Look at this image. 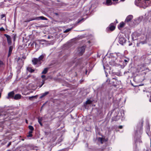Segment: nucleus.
I'll use <instances>...</instances> for the list:
<instances>
[{"label": "nucleus", "mask_w": 151, "mask_h": 151, "mask_svg": "<svg viewBox=\"0 0 151 151\" xmlns=\"http://www.w3.org/2000/svg\"><path fill=\"white\" fill-rule=\"evenodd\" d=\"M71 29H66L64 31V33H66L68 32H69L71 30Z\"/></svg>", "instance_id": "obj_30"}, {"label": "nucleus", "mask_w": 151, "mask_h": 151, "mask_svg": "<svg viewBox=\"0 0 151 151\" xmlns=\"http://www.w3.org/2000/svg\"><path fill=\"white\" fill-rule=\"evenodd\" d=\"M5 16V15H4V14H2V15H1V18H3Z\"/></svg>", "instance_id": "obj_38"}, {"label": "nucleus", "mask_w": 151, "mask_h": 151, "mask_svg": "<svg viewBox=\"0 0 151 151\" xmlns=\"http://www.w3.org/2000/svg\"><path fill=\"white\" fill-rule=\"evenodd\" d=\"M91 101L90 100H87L85 104H84V106L85 108H86V105L87 104H90L92 103Z\"/></svg>", "instance_id": "obj_19"}, {"label": "nucleus", "mask_w": 151, "mask_h": 151, "mask_svg": "<svg viewBox=\"0 0 151 151\" xmlns=\"http://www.w3.org/2000/svg\"><path fill=\"white\" fill-rule=\"evenodd\" d=\"M97 140L99 142H101V144L103 143L105 141L104 139L101 137H98Z\"/></svg>", "instance_id": "obj_13"}, {"label": "nucleus", "mask_w": 151, "mask_h": 151, "mask_svg": "<svg viewBox=\"0 0 151 151\" xmlns=\"http://www.w3.org/2000/svg\"><path fill=\"white\" fill-rule=\"evenodd\" d=\"M8 116V114H6L4 112H0V120L4 119Z\"/></svg>", "instance_id": "obj_8"}, {"label": "nucleus", "mask_w": 151, "mask_h": 151, "mask_svg": "<svg viewBox=\"0 0 151 151\" xmlns=\"http://www.w3.org/2000/svg\"><path fill=\"white\" fill-rule=\"evenodd\" d=\"M45 134L46 135H47V133L46 132H45Z\"/></svg>", "instance_id": "obj_51"}, {"label": "nucleus", "mask_w": 151, "mask_h": 151, "mask_svg": "<svg viewBox=\"0 0 151 151\" xmlns=\"http://www.w3.org/2000/svg\"><path fill=\"white\" fill-rule=\"evenodd\" d=\"M41 78H42V79H46L45 78V76L44 75H42L41 76Z\"/></svg>", "instance_id": "obj_33"}, {"label": "nucleus", "mask_w": 151, "mask_h": 151, "mask_svg": "<svg viewBox=\"0 0 151 151\" xmlns=\"http://www.w3.org/2000/svg\"><path fill=\"white\" fill-rule=\"evenodd\" d=\"M82 20H83V19H81V20H79L78 22V23H79L80 22H81V21H82Z\"/></svg>", "instance_id": "obj_44"}, {"label": "nucleus", "mask_w": 151, "mask_h": 151, "mask_svg": "<svg viewBox=\"0 0 151 151\" xmlns=\"http://www.w3.org/2000/svg\"><path fill=\"white\" fill-rule=\"evenodd\" d=\"M146 43V42L145 41H141L139 42V43H140V44L141 43L142 44H145Z\"/></svg>", "instance_id": "obj_32"}, {"label": "nucleus", "mask_w": 151, "mask_h": 151, "mask_svg": "<svg viewBox=\"0 0 151 151\" xmlns=\"http://www.w3.org/2000/svg\"><path fill=\"white\" fill-rule=\"evenodd\" d=\"M150 130V126L149 123H148L147 124L146 126V132L147 133L148 132H149Z\"/></svg>", "instance_id": "obj_22"}, {"label": "nucleus", "mask_w": 151, "mask_h": 151, "mask_svg": "<svg viewBox=\"0 0 151 151\" xmlns=\"http://www.w3.org/2000/svg\"><path fill=\"white\" fill-rule=\"evenodd\" d=\"M49 93V92L47 91L45 92L44 93L42 94V96H41V98H42L44 96H46Z\"/></svg>", "instance_id": "obj_27"}, {"label": "nucleus", "mask_w": 151, "mask_h": 151, "mask_svg": "<svg viewBox=\"0 0 151 151\" xmlns=\"http://www.w3.org/2000/svg\"><path fill=\"white\" fill-rule=\"evenodd\" d=\"M135 4L138 6L145 9L151 5V0H135Z\"/></svg>", "instance_id": "obj_1"}, {"label": "nucleus", "mask_w": 151, "mask_h": 151, "mask_svg": "<svg viewBox=\"0 0 151 151\" xmlns=\"http://www.w3.org/2000/svg\"><path fill=\"white\" fill-rule=\"evenodd\" d=\"M4 36L6 37L7 38V40L8 44L9 45H11L12 44V41L10 36L6 34H4Z\"/></svg>", "instance_id": "obj_9"}, {"label": "nucleus", "mask_w": 151, "mask_h": 151, "mask_svg": "<svg viewBox=\"0 0 151 151\" xmlns=\"http://www.w3.org/2000/svg\"><path fill=\"white\" fill-rule=\"evenodd\" d=\"M14 95V91H12L9 93L8 94V97L9 98H11L13 97Z\"/></svg>", "instance_id": "obj_17"}, {"label": "nucleus", "mask_w": 151, "mask_h": 151, "mask_svg": "<svg viewBox=\"0 0 151 151\" xmlns=\"http://www.w3.org/2000/svg\"><path fill=\"white\" fill-rule=\"evenodd\" d=\"M142 130L141 128L139 129H137L135 132V136L134 137L135 139L134 141V148L136 150L137 148V143L138 141L139 143L142 142V141L141 139H139L140 137V135L142 134Z\"/></svg>", "instance_id": "obj_3"}, {"label": "nucleus", "mask_w": 151, "mask_h": 151, "mask_svg": "<svg viewBox=\"0 0 151 151\" xmlns=\"http://www.w3.org/2000/svg\"><path fill=\"white\" fill-rule=\"evenodd\" d=\"M104 68L105 69V67L104 66Z\"/></svg>", "instance_id": "obj_53"}, {"label": "nucleus", "mask_w": 151, "mask_h": 151, "mask_svg": "<svg viewBox=\"0 0 151 151\" xmlns=\"http://www.w3.org/2000/svg\"><path fill=\"white\" fill-rule=\"evenodd\" d=\"M119 110L118 109L117 112H118V113L116 112L114 114V117L113 118V119L115 121L117 120L118 119L120 118V117L121 116H123L124 115V113L123 111H122H122L120 113L119 112Z\"/></svg>", "instance_id": "obj_5"}, {"label": "nucleus", "mask_w": 151, "mask_h": 151, "mask_svg": "<svg viewBox=\"0 0 151 151\" xmlns=\"http://www.w3.org/2000/svg\"><path fill=\"white\" fill-rule=\"evenodd\" d=\"M29 128L31 130L30 131H32V132H33L34 130L33 127L31 125L29 126Z\"/></svg>", "instance_id": "obj_28"}, {"label": "nucleus", "mask_w": 151, "mask_h": 151, "mask_svg": "<svg viewBox=\"0 0 151 151\" xmlns=\"http://www.w3.org/2000/svg\"><path fill=\"white\" fill-rule=\"evenodd\" d=\"M86 47L82 46L79 47L78 49L77 54L79 55H81L84 52Z\"/></svg>", "instance_id": "obj_6"}, {"label": "nucleus", "mask_w": 151, "mask_h": 151, "mask_svg": "<svg viewBox=\"0 0 151 151\" xmlns=\"http://www.w3.org/2000/svg\"><path fill=\"white\" fill-rule=\"evenodd\" d=\"M89 11L88 10V9L87 10H86V12L85 13V15H87V14L89 12H88Z\"/></svg>", "instance_id": "obj_37"}, {"label": "nucleus", "mask_w": 151, "mask_h": 151, "mask_svg": "<svg viewBox=\"0 0 151 151\" xmlns=\"http://www.w3.org/2000/svg\"><path fill=\"white\" fill-rule=\"evenodd\" d=\"M4 30V29L3 28V27H1V28H0V31H1V30Z\"/></svg>", "instance_id": "obj_41"}, {"label": "nucleus", "mask_w": 151, "mask_h": 151, "mask_svg": "<svg viewBox=\"0 0 151 151\" xmlns=\"http://www.w3.org/2000/svg\"><path fill=\"white\" fill-rule=\"evenodd\" d=\"M150 147H151V139H150Z\"/></svg>", "instance_id": "obj_48"}, {"label": "nucleus", "mask_w": 151, "mask_h": 151, "mask_svg": "<svg viewBox=\"0 0 151 151\" xmlns=\"http://www.w3.org/2000/svg\"><path fill=\"white\" fill-rule=\"evenodd\" d=\"M113 1H118V0H112Z\"/></svg>", "instance_id": "obj_47"}, {"label": "nucleus", "mask_w": 151, "mask_h": 151, "mask_svg": "<svg viewBox=\"0 0 151 151\" xmlns=\"http://www.w3.org/2000/svg\"><path fill=\"white\" fill-rule=\"evenodd\" d=\"M124 25V23L123 22H121L118 27L119 29H120L121 28L123 27Z\"/></svg>", "instance_id": "obj_18"}, {"label": "nucleus", "mask_w": 151, "mask_h": 151, "mask_svg": "<svg viewBox=\"0 0 151 151\" xmlns=\"http://www.w3.org/2000/svg\"><path fill=\"white\" fill-rule=\"evenodd\" d=\"M3 64V63L2 61L0 60V67Z\"/></svg>", "instance_id": "obj_34"}, {"label": "nucleus", "mask_w": 151, "mask_h": 151, "mask_svg": "<svg viewBox=\"0 0 151 151\" xmlns=\"http://www.w3.org/2000/svg\"><path fill=\"white\" fill-rule=\"evenodd\" d=\"M35 19H37V20L41 19V20H47V19L46 18H45L43 16H40V17H36L35 18H34L33 19V20H35Z\"/></svg>", "instance_id": "obj_12"}, {"label": "nucleus", "mask_w": 151, "mask_h": 151, "mask_svg": "<svg viewBox=\"0 0 151 151\" xmlns=\"http://www.w3.org/2000/svg\"><path fill=\"white\" fill-rule=\"evenodd\" d=\"M32 131H30L29 132V134L27 135L28 137H32Z\"/></svg>", "instance_id": "obj_29"}, {"label": "nucleus", "mask_w": 151, "mask_h": 151, "mask_svg": "<svg viewBox=\"0 0 151 151\" xmlns=\"http://www.w3.org/2000/svg\"><path fill=\"white\" fill-rule=\"evenodd\" d=\"M35 96H31V97H29V99L30 100L31 99L34 97Z\"/></svg>", "instance_id": "obj_39"}, {"label": "nucleus", "mask_w": 151, "mask_h": 151, "mask_svg": "<svg viewBox=\"0 0 151 151\" xmlns=\"http://www.w3.org/2000/svg\"><path fill=\"white\" fill-rule=\"evenodd\" d=\"M150 101L151 102V99H150Z\"/></svg>", "instance_id": "obj_52"}, {"label": "nucleus", "mask_w": 151, "mask_h": 151, "mask_svg": "<svg viewBox=\"0 0 151 151\" xmlns=\"http://www.w3.org/2000/svg\"><path fill=\"white\" fill-rule=\"evenodd\" d=\"M36 45V43L35 42H33L31 45V46H32L33 45Z\"/></svg>", "instance_id": "obj_36"}, {"label": "nucleus", "mask_w": 151, "mask_h": 151, "mask_svg": "<svg viewBox=\"0 0 151 151\" xmlns=\"http://www.w3.org/2000/svg\"><path fill=\"white\" fill-rule=\"evenodd\" d=\"M124 0H121V1H124Z\"/></svg>", "instance_id": "obj_49"}, {"label": "nucleus", "mask_w": 151, "mask_h": 151, "mask_svg": "<svg viewBox=\"0 0 151 151\" xmlns=\"http://www.w3.org/2000/svg\"><path fill=\"white\" fill-rule=\"evenodd\" d=\"M48 38H49V37H48Z\"/></svg>", "instance_id": "obj_54"}, {"label": "nucleus", "mask_w": 151, "mask_h": 151, "mask_svg": "<svg viewBox=\"0 0 151 151\" xmlns=\"http://www.w3.org/2000/svg\"><path fill=\"white\" fill-rule=\"evenodd\" d=\"M21 95L17 94L15 95L14 97V99L16 100H18L19 99L21 98Z\"/></svg>", "instance_id": "obj_14"}, {"label": "nucleus", "mask_w": 151, "mask_h": 151, "mask_svg": "<svg viewBox=\"0 0 151 151\" xmlns=\"http://www.w3.org/2000/svg\"><path fill=\"white\" fill-rule=\"evenodd\" d=\"M137 33L136 32H134L132 35V39L133 40H135L137 39Z\"/></svg>", "instance_id": "obj_11"}, {"label": "nucleus", "mask_w": 151, "mask_h": 151, "mask_svg": "<svg viewBox=\"0 0 151 151\" xmlns=\"http://www.w3.org/2000/svg\"><path fill=\"white\" fill-rule=\"evenodd\" d=\"M119 42L121 45H123L126 42V40L124 37L119 36Z\"/></svg>", "instance_id": "obj_7"}, {"label": "nucleus", "mask_w": 151, "mask_h": 151, "mask_svg": "<svg viewBox=\"0 0 151 151\" xmlns=\"http://www.w3.org/2000/svg\"><path fill=\"white\" fill-rule=\"evenodd\" d=\"M142 17H140L138 18L137 20H138V21L139 22L142 19Z\"/></svg>", "instance_id": "obj_31"}, {"label": "nucleus", "mask_w": 151, "mask_h": 151, "mask_svg": "<svg viewBox=\"0 0 151 151\" xmlns=\"http://www.w3.org/2000/svg\"><path fill=\"white\" fill-rule=\"evenodd\" d=\"M139 68H140V69H139V71H142L145 70V68L144 67H142V66H139L138 68V69H139Z\"/></svg>", "instance_id": "obj_24"}, {"label": "nucleus", "mask_w": 151, "mask_h": 151, "mask_svg": "<svg viewBox=\"0 0 151 151\" xmlns=\"http://www.w3.org/2000/svg\"><path fill=\"white\" fill-rule=\"evenodd\" d=\"M132 45V43H130V44H129V46H130V45Z\"/></svg>", "instance_id": "obj_46"}, {"label": "nucleus", "mask_w": 151, "mask_h": 151, "mask_svg": "<svg viewBox=\"0 0 151 151\" xmlns=\"http://www.w3.org/2000/svg\"><path fill=\"white\" fill-rule=\"evenodd\" d=\"M13 49L12 46H11L9 47V51L8 56H9L11 54Z\"/></svg>", "instance_id": "obj_20"}, {"label": "nucleus", "mask_w": 151, "mask_h": 151, "mask_svg": "<svg viewBox=\"0 0 151 151\" xmlns=\"http://www.w3.org/2000/svg\"><path fill=\"white\" fill-rule=\"evenodd\" d=\"M133 18V16L132 15H129L128 16L125 20V22L126 23H127L130 26H133L134 25V24L132 23L131 20Z\"/></svg>", "instance_id": "obj_4"}, {"label": "nucleus", "mask_w": 151, "mask_h": 151, "mask_svg": "<svg viewBox=\"0 0 151 151\" xmlns=\"http://www.w3.org/2000/svg\"><path fill=\"white\" fill-rule=\"evenodd\" d=\"M55 14L56 15H57L58 14V13H55Z\"/></svg>", "instance_id": "obj_50"}, {"label": "nucleus", "mask_w": 151, "mask_h": 151, "mask_svg": "<svg viewBox=\"0 0 151 151\" xmlns=\"http://www.w3.org/2000/svg\"><path fill=\"white\" fill-rule=\"evenodd\" d=\"M27 70L28 71L31 73H32L34 71V70L32 69L30 67L27 68Z\"/></svg>", "instance_id": "obj_25"}, {"label": "nucleus", "mask_w": 151, "mask_h": 151, "mask_svg": "<svg viewBox=\"0 0 151 151\" xmlns=\"http://www.w3.org/2000/svg\"><path fill=\"white\" fill-rule=\"evenodd\" d=\"M45 54H42L38 58H34L32 59V62L33 65L36 67L40 66L42 63L44 61L45 57Z\"/></svg>", "instance_id": "obj_2"}, {"label": "nucleus", "mask_w": 151, "mask_h": 151, "mask_svg": "<svg viewBox=\"0 0 151 151\" xmlns=\"http://www.w3.org/2000/svg\"><path fill=\"white\" fill-rule=\"evenodd\" d=\"M48 69L47 68H45L43 70L42 72V73L44 74H46L47 72Z\"/></svg>", "instance_id": "obj_26"}, {"label": "nucleus", "mask_w": 151, "mask_h": 151, "mask_svg": "<svg viewBox=\"0 0 151 151\" xmlns=\"http://www.w3.org/2000/svg\"><path fill=\"white\" fill-rule=\"evenodd\" d=\"M115 79L114 78H113V79Z\"/></svg>", "instance_id": "obj_55"}, {"label": "nucleus", "mask_w": 151, "mask_h": 151, "mask_svg": "<svg viewBox=\"0 0 151 151\" xmlns=\"http://www.w3.org/2000/svg\"><path fill=\"white\" fill-rule=\"evenodd\" d=\"M47 80V79H42L39 85V88H41L45 83V81Z\"/></svg>", "instance_id": "obj_16"}, {"label": "nucleus", "mask_w": 151, "mask_h": 151, "mask_svg": "<svg viewBox=\"0 0 151 151\" xmlns=\"http://www.w3.org/2000/svg\"><path fill=\"white\" fill-rule=\"evenodd\" d=\"M87 70H86V74H87Z\"/></svg>", "instance_id": "obj_45"}, {"label": "nucleus", "mask_w": 151, "mask_h": 151, "mask_svg": "<svg viewBox=\"0 0 151 151\" xmlns=\"http://www.w3.org/2000/svg\"><path fill=\"white\" fill-rule=\"evenodd\" d=\"M109 28L111 31H112L115 29V27L114 25L112 23L109 26Z\"/></svg>", "instance_id": "obj_15"}, {"label": "nucleus", "mask_w": 151, "mask_h": 151, "mask_svg": "<svg viewBox=\"0 0 151 151\" xmlns=\"http://www.w3.org/2000/svg\"><path fill=\"white\" fill-rule=\"evenodd\" d=\"M16 38V35H14L13 37V39L14 41L15 40Z\"/></svg>", "instance_id": "obj_43"}, {"label": "nucleus", "mask_w": 151, "mask_h": 151, "mask_svg": "<svg viewBox=\"0 0 151 151\" xmlns=\"http://www.w3.org/2000/svg\"><path fill=\"white\" fill-rule=\"evenodd\" d=\"M103 4L106 5L107 6H110L112 4L111 0H106V2L103 3Z\"/></svg>", "instance_id": "obj_10"}, {"label": "nucleus", "mask_w": 151, "mask_h": 151, "mask_svg": "<svg viewBox=\"0 0 151 151\" xmlns=\"http://www.w3.org/2000/svg\"><path fill=\"white\" fill-rule=\"evenodd\" d=\"M11 142H9L8 145H7V146L8 147L9 146L11 145Z\"/></svg>", "instance_id": "obj_42"}, {"label": "nucleus", "mask_w": 151, "mask_h": 151, "mask_svg": "<svg viewBox=\"0 0 151 151\" xmlns=\"http://www.w3.org/2000/svg\"><path fill=\"white\" fill-rule=\"evenodd\" d=\"M114 55H116V56H119L120 55V54L119 53H115L114 54Z\"/></svg>", "instance_id": "obj_35"}, {"label": "nucleus", "mask_w": 151, "mask_h": 151, "mask_svg": "<svg viewBox=\"0 0 151 151\" xmlns=\"http://www.w3.org/2000/svg\"><path fill=\"white\" fill-rule=\"evenodd\" d=\"M122 127H123V126H119V129H122Z\"/></svg>", "instance_id": "obj_40"}, {"label": "nucleus", "mask_w": 151, "mask_h": 151, "mask_svg": "<svg viewBox=\"0 0 151 151\" xmlns=\"http://www.w3.org/2000/svg\"><path fill=\"white\" fill-rule=\"evenodd\" d=\"M129 60V59L128 58L124 60V62L123 63V65H126L127 63L128 62Z\"/></svg>", "instance_id": "obj_23"}, {"label": "nucleus", "mask_w": 151, "mask_h": 151, "mask_svg": "<svg viewBox=\"0 0 151 151\" xmlns=\"http://www.w3.org/2000/svg\"><path fill=\"white\" fill-rule=\"evenodd\" d=\"M42 120V117H39L38 118V122L39 123L40 125L41 126H42V124L41 122Z\"/></svg>", "instance_id": "obj_21"}]
</instances>
